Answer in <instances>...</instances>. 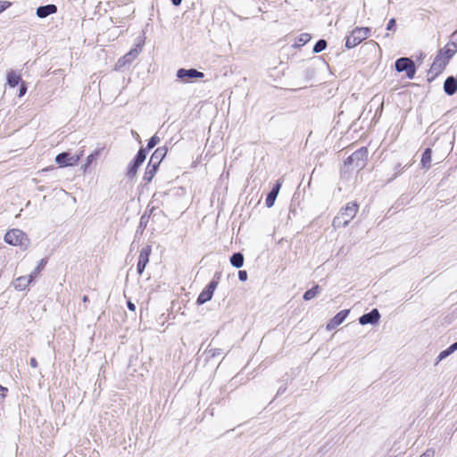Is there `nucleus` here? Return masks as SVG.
I'll list each match as a JSON object with an SVG mask.
<instances>
[{
	"label": "nucleus",
	"mask_w": 457,
	"mask_h": 457,
	"mask_svg": "<svg viewBox=\"0 0 457 457\" xmlns=\"http://www.w3.org/2000/svg\"><path fill=\"white\" fill-rule=\"evenodd\" d=\"M358 205L355 203H348L340 212L334 218L332 226L335 228L345 227L356 216Z\"/></svg>",
	"instance_id": "1"
},
{
	"label": "nucleus",
	"mask_w": 457,
	"mask_h": 457,
	"mask_svg": "<svg viewBox=\"0 0 457 457\" xmlns=\"http://www.w3.org/2000/svg\"><path fill=\"white\" fill-rule=\"evenodd\" d=\"M4 241L12 245H21L27 248L29 245L26 234L18 228L9 230L4 236Z\"/></svg>",
	"instance_id": "2"
},
{
	"label": "nucleus",
	"mask_w": 457,
	"mask_h": 457,
	"mask_svg": "<svg viewBox=\"0 0 457 457\" xmlns=\"http://www.w3.org/2000/svg\"><path fill=\"white\" fill-rule=\"evenodd\" d=\"M370 32L369 28H356L352 33L346 37L345 46L347 48H353L364 39L368 37Z\"/></svg>",
	"instance_id": "3"
},
{
	"label": "nucleus",
	"mask_w": 457,
	"mask_h": 457,
	"mask_svg": "<svg viewBox=\"0 0 457 457\" xmlns=\"http://www.w3.org/2000/svg\"><path fill=\"white\" fill-rule=\"evenodd\" d=\"M395 70L398 72H406L408 79H413L416 73V68L413 61L407 57H401L395 61Z\"/></svg>",
	"instance_id": "4"
},
{
	"label": "nucleus",
	"mask_w": 457,
	"mask_h": 457,
	"mask_svg": "<svg viewBox=\"0 0 457 457\" xmlns=\"http://www.w3.org/2000/svg\"><path fill=\"white\" fill-rule=\"evenodd\" d=\"M220 276L216 275L214 278L206 286V287L200 293L196 300L198 305H202L210 301L213 293L219 284Z\"/></svg>",
	"instance_id": "5"
},
{
	"label": "nucleus",
	"mask_w": 457,
	"mask_h": 457,
	"mask_svg": "<svg viewBox=\"0 0 457 457\" xmlns=\"http://www.w3.org/2000/svg\"><path fill=\"white\" fill-rule=\"evenodd\" d=\"M141 52V45L137 44L134 46L129 53L120 57L115 63L114 69L116 71L121 70L128 64H130L140 54Z\"/></svg>",
	"instance_id": "6"
},
{
	"label": "nucleus",
	"mask_w": 457,
	"mask_h": 457,
	"mask_svg": "<svg viewBox=\"0 0 457 457\" xmlns=\"http://www.w3.org/2000/svg\"><path fill=\"white\" fill-rule=\"evenodd\" d=\"M368 151L366 148H361L353 153L345 161V165L353 164L356 168H361L364 165V161L367 158Z\"/></svg>",
	"instance_id": "7"
},
{
	"label": "nucleus",
	"mask_w": 457,
	"mask_h": 457,
	"mask_svg": "<svg viewBox=\"0 0 457 457\" xmlns=\"http://www.w3.org/2000/svg\"><path fill=\"white\" fill-rule=\"evenodd\" d=\"M145 157H146L145 150L140 149L137 152V154L136 155L134 161L130 163V165L128 169V172H127L128 177L134 178L137 175V169L144 162V161L145 160Z\"/></svg>",
	"instance_id": "8"
},
{
	"label": "nucleus",
	"mask_w": 457,
	"mask_h": 457,
	"mask_svg": "<svg viewBox=\"0 0 457 457\" xmlns=\"http://www.w3.org/2000/svg\"><path fill=\"white\" fill-rule=\"evenodd\" d=\"M80 155H71L69 153H61L55 157V162L61 167L73 166L78 163Z\"/></svg>",
	"instance_id": "9"
},
{
	"label": "nucleus",
	"mask_w": 457,
	"mask_h": 457,
	"mask_svg": "<svg viewBox=\"0 0 457 457\" xmlns=\"http://www.w3.org/2000/svg\"><path fill=\"white\" fill-rule=\"evenodd\" d=\"M447 63L448 61L444 57L443 53H438L430 67L429 73L432 74L433 78L437 76L445 68Z\"/></svg>",
	"instance_id": "10"
},
{
	"label": "nucleus",
	"mask_w": 457,
	"mask_h": 457,
	"mask_svg": "<svg viewBox=\"0 0 457 457\" xmlns=\"http://www.w3.org/2000/svg\"><path fill=\"white\" fill-rule=\"evenodd\" d=\"M152 252L151 245H146L140 250L138 262L137 265V273L141 275L145 269L146 264L149 262V256Z\"/></svg>",
	"instance_id": "11"
},
{
	"label": "nucleus",
	"mask_w": 457,
	"mask_h": 457,
	"mask_svg": "<svg viewBox=\"0 0 457 457\" xmlns=\"http://www.w3.org/2000/svg\"><path fill=\"white\" fill-rule=\"evenodd\" d=\"M177 77L182 80H188L191 79H202L204 77V74L195 69H179L177 71Z\"/></svg>",
	"instance_id": "12"
},
{
	"label": "nucleus",
	"mask_w": 457,
	"mask_h": 457,
	"mask_svg": "<svg viewBox=\"0 0 457 457\" xmlns=\"http://www.w3.org/2000/svg\"><path fill=\"white\" fill-rule=\"evenodd\" d=\"M350 311L343 310L339 312L327 324V329L332 330L335 329L337 326L341 325L345 320L347 318Z\"/></svg>",
	"instance_id": "13"
},
{
	"label": "nucleus",
	"mask_w": 457,
	"mask_h": 457,
	"mask_svg": "<svg viewBox=\"0 0 457 457\" xmlns=\"http://www.w3.org/2000/svg\"><path fill=\"white\" fill-rule=\"evenodd\" d=\"M380 319V313L377 309H373L368 313L363 314L360 317L359 322L361 325L375 324Z\"/></svg>",
	"instance_id": "14"
},
{
	"label": "nucleus",
	"mask_w": 457,
	"mask_h": 457,
	"mask_svg": "<svg viewBox=\"0 0 457 457\" xmlns=\"http://www.w3.org/2000/svg\"><path fill=\"white\" fill-rule=\"evenodd\" d=\"M444 91L448 96H453V95H454L456 93V91H457V79L454 77L450 76V77H448L445 79V81L444 83Z\"/></svg>",
	"instance_id": "15"
},
{
	"label": "nucleus",
	"mask_w": 457,
	"mask_h": 457,
	"mask_svg": "<svg viewBox=\"0 0 457 457\" xmlns=\"http://www.w3.org/2000/svg\"><path fill=\"white\" fill-rule=\"evenodd\" d=\"M281 187V182L277 181L271 191L268 194L265 204L268 208H270L274 205L275 200L278 195L279 189Z\"/></svg>",
	"instance_id": "16"
},
{
	"label": "nucleus",
	"mask_w": 457,
	"mask_h": 457,
	"mask_svg": "<svg viewBox=\"0 0 457 457\" xmlns=\"http://www.w3.org/2000/svg\"><path fill=\"white\" fill-rule=\"evenodd\" d=\"M159 164H160V161H156V162H154V164L148 163V165L145 169L144 177H143L144 181H145L146 183H149L152 181V179H154V177L157 171Z\"/></svg>",
	"instance_id": "17"
},
{
	"label": "nucleus",
	"mask_w": 457,
	"mask_h": 457,
	"mask_svg": "<svg viewBox=\"0 0 457 457\" xmlns=\"http://www.w3.org/2000/svg\"><path fill=\"white\" fill-rule=\"evenodd\" d=\"M57 12V7L54 4H46L43 6H39L37 9V15L38 18H46L50 14L55 13Z\"/></svg>",
	"instance_id": "18"
},
{
	"label": "nucleus",
	"mask_w": 457,
	"mask_h": 457,
	"mask_svg": "<svg viewBox=\"0 0 457 457\" xmlns=\"http://www.w3.org/2000/svg\"><path fill=\"white\" fill-rule=\"evenodd\" d=\"M33 280V274L29 276H21L16 279L14 287L18 290H24Z\"/></svg>",
	"instance_id": "19"
},
{
	"label": "nucleus",
	"mask_w": 457,
	"mask_h": 457,
	"mask_svg": "<svg viewBox=\"0 0 457 457\" xmlns=\"http://www.w3.org/2000/svg\"><path fill=\"white\" fill-rule=\"evenodd\" d=\"M21 81V76L16 71L11 70L7 73V83L11 87H16Z\"/></svg>",
	"instance_id": "20"
},
{
	"label": "nucleus",
	"mask_w": 457,
	"mask_h": 457,
	"mask_svg": "<svg viewBox=\"0 0 457 457\" xmlns=\"http://www.w3.org/2000/svg\"><path fill=\"white\" fill-rule=\"evenodd\" d=\"M167 153V149L165 147L157 148L154 153L152 154L149 163L154 164L156 161H162Z\"/></svg>",
	"instance_id": "21"
},
{
	"label": "nucleus",
	"mask_w": 457,
	"mask_h": 457,
	"mask_svg": "<svg viewBox=\"0 0 457 457\" xmlns=\"http://www.w3.org/2000/svg\"><path fill=\"white\" fill-rule=\"evenodd\" d=\"M230 263L235 268H241L244 265V256L241 253H235L230 257Z\"/></svg>",
	"instance_id": "22"
},
{
	"label": "nucleus",
	"mask_w": 457,
	"mask_h": 457,
	"mask_svg": "<svg viewBox=\"0 0 457 457\" xmlns=\"http://www.w3.org/2000/svg\"><path fill=\"white\" fill-rule=\"evenodd\" d=\"M320 293V287L318 285H316L304 293L303 299L305 301H310V300L315 298Z\"/></svg>",
	"instance_id": "23"
},
{
	"label": "nucleus",
	"mask_w": 457,
	"mask_h": 457,
	"mask_svg": "<svg viewBox=\"0 0 457 457\" xmlns=\"http://www.w3.org/2000/svg\"><path fill=\"white\" fill-rule=\"evenodd\" d=\"M430 163H431V150L429 148H427L422 154L421 165L428 170L430 167Z\"/></svg>",
	"instance_id": "24"
},
{
	"label": "nucleus",
	"mask_w": 457,
	"mask_h": 457,
	"mask_svg": "<svg viewBox=\"0 0 457 457\" xmlns=\"http://www.w3.org/2000/svg\"><path fill=\"white\" fill-rule=\"evenodd\" d=\"M99 154L100 150H96L87 157L86 163L82 166V169L85 172L87 170L90 164L96 160Z\"/></svg>",
	"instance_id": "25"
},
{
	"label": "nucleus",
	"mask_w": 457,
	"mask_h": 457,
	"mask_svg": "<svg viewBox=\"0 0 457 457\" xmlns=\"http://www.w3.org/2000/svg\"><path fill=\"white\" fill-rule=\"evenodd\" d=\"M310 40H311V35L308 33H303L298 37L297 41L294 44V46L299 47V46H304Z\"/></svg>",
	"instance_id": "26"
},
{
	"label": "nucleus",
	"mask_w": 457,
	"mask_h": 457,
	"mask_svg": "<svg viewBox=\"0 0 457 457\" xmlns=\"http://www.w3.org/2000/svg\"><path fill=\"white\" fill-rule=\"evenodd\" d=\"M327 47V41L324 39H320L313 47L314 53H320Z\"/></svg>",
	"instance_id": "27"
},
{
	"label": "nucleus",
	"mask_w": 457,
	"mask_h": 457,
	"mask_svg": "<svg viewBox=\"0 0 457 457\" xmlns=\"http://www.w3.org/2000/svg\"><path fill=\"white\" fill-rule=\"evenodd\" d=\"M47 262V260L46 259H42L38 265L36 267V269L34 270V271L31 273L33 274V278L37 276L45 268L46 264Z\"/></svg>",
	"instance_id": "28"
},
{
	"label": "nucleus",
	"mask_w": 457,
	"mask_h": 457,
	"mask_svg": "<svg viewBox=\"0 0 457 457\" xmlns=\"http://www.w3.org/2000/svg\"><path fill=\"white\" fill-rule=\"evenodd\" d=\"M439 53H443L444 57L446 58L448 62L454 55L453 50H450L446 46L441 49Z\"/></svg>",
	"instance_id": "29"
},
{
	"label": "nucleus",
	"mask_w": 457,
	"mask_h": 457,
	"mask_svg": "<svg viewBox=\"0 0 457 457\" xmlns=\"http://www.w3.org/2000/svg\"><path fill=\"white\" fill-rule=\"evenodd\" d=\"M159 142H160V137L156 135L153 136L148 141L147 148L148 149L154 148Z\"/></svg>",
	"instance_id": "30"
},
{
	"label": "nucleus",
	"mask_w": 457,
	"mask_h": 457,
	"mask_svg": "<svg viewBox=\"0 0 457 457\" xmlns=\"http://www.w3.org/2000/svg\"><path fill=\"white\" fill-rule=\"evenodd\" d=\"M451 351L449 350V348L442 351L439 355L437 356V361H436V364L441 361L442 360L445 359L446 357H448L450 354H451Z\"/></svg>",
	"instance_id": "31"
},
{
	"label": "nucleus",
	"mask_w": 457,
	"mask_h": 457,
	"mask_svg": "<svg viewBox=\"0 0 457 457\" xmlns=\"http://www.w3.org/2000/svg\"><path fill=\"white\" fill-rule=\"evenodd\" d=\"M435 453L434 448H428L420 457H434Z\"/></svg>",
	"instance_id": "32"
},
{
	"label": "nucleus",
	"mask_w": 457,
	"mask_h": 457,
	"mask_svg": "<svg viewBox=\"0 0 457 457\" xmlns=\"http://www.w3.org/2000/svg\"><path fill=\"white\" fill-rule=\"evenodd\" d=\"M11 5V3L7 1H0V12L7 9Z\"/></svg>",
	"instance_id": "33"
},
{
	"label": "nucleus",
	"mask_w": 457,
	"mask_h": 457,
	"mask_svg": "<svg viewBox=\"0 0 457 457\" xmlns=\"http://www.w3.org/2000/svg\"><path fill=\"white\" fill-rule=\"evenodd\" d=\"M451 45H454L457 47V29L451 35Z\"/></svg>",
	"instance_id": "34"
},
{
	"label": "nucleus",
	"mask_w": 457,
	"mask_h": 457,
	"mask_svg": "<svg viewBox=\"0 0 457 457\" xmlns=\"http://www.w3.org/2000/svg\"><path fill=\"white\" fill-rule=\"evenodd\" d=\"M238 278L241 281H245L247 279V273L245 270H240L238 272Z\"/></svg>",
	"instance_id": "35"
},
{
	"label": "nucleus",
	"mask_w": 457,
	"mask_h": 457,
	"mask_svg": "<svg viewBox=\"0 0 457 457\" xmlns=\"http://www.w3.org/2000/svg\"><path fill=\"white\" fill-rule=\"evenodd\" d=\"M395 20L393 18V19L389 20L387 26H386V29L391 30L395 28Z\"/></svg>",
	"instance_id": "36"
},
{
	"label": "nucleus",
	"mask_w": 457,
	"mask_h": 457,
	"mask_svg": "<svg viewBox=\"0 0 457 457\" xmlns=\"http://www.w3.org/2000/svg\"><path fill=\"white\" fill-rule=\"evenodd\" d=\"M27 92V87L24 84L21 85L20 91H19V96H23Z\"/></svg>",
	"instance_id": "37"
},
{
	"label": "nucleus",
	"mask_w": 457,
	"mask_h": 457,
	"mask_svg": "<svg viewBox=\"0 0 457 457\" xmlns=\"http://www.w3.org/2000/svg\"><path fill=\"white\" fill-rule=\"evenodd\" d=\"M446 46L449 47L450 50H453V54L457 52V47H455L454 45H451L450 41L446 44Z\"/></svg>",
	"instance_id": "38"
},
{
	"label": "nucleus",
	"mask_w": 457,
	"mask_h": 457,
	"mask_svg": "<svg viewBox=\"0 0 457 457\" xmlns=\"http://www.w3.org/2000/svg\"><path fill=\"white\" fill-rule=\"evenodd\" d=\"M446 46L449 47L450 50H453V54L457 52V47H455L454 45H451L450 41L446 44Z\"/></svg>",
	"instance_id": "39"
},
{
	"label": "nucleus",
	"mask_w": 457,
	"mask_h": 457,
	"mask_svg": "<svg viewBox=\"0 0 457 457\" xmlns=\"http://www.w3.org/2000/svg\"><path fill=\"white\" fill-rule=\"evenodd\" d=\"M127 306L132 312H134L136 310V305L132 302H130V301H129L127 303Z\"/></svg>",
	"instance_id": "40"
},
{
	"label": "nucleus",
	"mask_w": 457,
	"mask_h": 457,
	"mask_svg": "<svg viewBox=\"0 0 457 457\" xmlns=\"http://www.w3.org/2000/svg\"><path fill=\"white\" fill-rule=\"evenodd\" d=\"M448 348L451 351V353H453L454 351L457 350V342L451 345Z\"/></svg>",
	"instance_id": "41"
},
{
	"label": "nucleus",
	"mask_w": 457,
	"mask_h": 457,
	"mask_svg": "<svg viewBox=\"0 0 457 457\" xmlns=\"http://www.w3.org/2000/svg\"><path fill=\"white\" fill-rule=\"evenodd\" d=\"M29 363H30L31 367H33V368L37 367V361L35 358H31Z\"/></svg>",
	"instance_id": "42"
},
{
	"label": "nucleus",
	"mask_w": 457,
	"mask_h": 457,
	"mask_svg": "<svg viewBox=\"0 0 457 457\" xmlns=\"http://www.w3.org/2000/svg\"><path fill=\"white\" fill-rule=\"evenodd\" d=\"M7 391V388L6 387H4L0 385V395L4 397L5 395V392Z\"/></svg>",
	"instance_id": "43"
},
{
	"label": "nucleus",
	"mask_w": 457,
	"mask_h": 457,
	"mask_svg": "<svg viewBox=\"0 0 457 457\" xmlns=\"http://www.w3.org/2000/svg\"><path fill=\"white\" fill-rule=\"evenodd\" d=\"M171 2L174 5L179 6L181 4L182 0H171Z\"/></svg>",
	"instance_id": "44"
},
{
	"label": "nucleus",
	"mask_w": 457,
	"mask_h": 457,
	"mask_svg": "<svg viewBox=\"0 0 457 457\" xmlns=\"http://www.w3.org/2000/svg\"><path fill=\"white\" fill-rule=\"evenodd\" d=\"M82 301H83L84 303L88 302V297H87V295H84V296L82 297Z\"/></svg>",
	"instance_id": "45"
},
{
	"label": "nucleus",
	"mask_w": 457,
	"mask_h": 457,
	"mask_svg": "<svg viewBox=\"0 0 457 457\" xmlns=\"http://www.w3.org/2000/svg\"><path fill=\"white\" fill-rule=\"evenodd\" d=\"M78 155H80V157L83 155V151H81L80 153H79Z\"/></svg>",
	"instance_id": "46"
}]
</instances>
